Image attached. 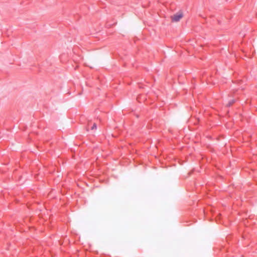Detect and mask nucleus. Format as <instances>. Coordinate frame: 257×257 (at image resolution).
Returning a JSON list of instances; mask_svg holds the SVG:
<instances>
[{
  "label": "nucleus",
  "instance_id": "1",
  "mask_svg": "<svg viewBox=\"0 0 257 257\" xmlns=\"http://www.w3.org/2000/svg\"><path fill=\"white\" fill-rule=\"evenodd\" d=\"M183 14L182 12L179 11L178 13L171 16V18L172 22H178L183 18Z\"/></svg>",
  "mask_w": 257,
  "mask_h": 257
},
{
  "label": "nucleus",
  "instance_id": "2",
  "mask_svg": "<svg viewBox=\"0 0 257 257\" xmlns=\"http://www.w3.org/2000/svg\"><path fill=\"white\" fill-rule=\"evenodd\" d=\"M235 101V99H232L231 100H230L228 103L226 104V106L227 107H230V106H231Z\"/></svg>",
  "mask_w": 257,
  "mask_h": 257
},
{
  "label": "nucleus",
  "instance_id": "3",
  "mask_svg": "<svg viewBox=\"0 0 257 257\" xmlns=\"http://www.w3.org/2000/svg\"><path fill=\"white\" fill-rule=\"evenodd\" d=\"M96 127H97L96 124V123H94L93 124L92 126L91 127V130L96 129Z\"/></svg>",
  "mask_w": 257,
  "mask_h": 257
}]
</instances>
